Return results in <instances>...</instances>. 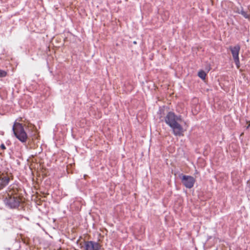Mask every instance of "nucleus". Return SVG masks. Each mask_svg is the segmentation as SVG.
Instances as JSON below:
<instances>
[{"instance_id": "obj_1", "label": "nucleus", "mask_w": 250, "mask_h": 250, "mask_svg": "<svg viewBox=\"0 0 250 250\" xmlns=\"http://www.w3.org/2000/svg\"><path fill=\"white\" fill-rule=\"evenodd\" d=\"M166 123L172 129L173 133L175 136H183L184 132L187 131L188 125L185 122L187 126L183 127L180 122L182 119L181 116H177L172 112H169L165 118Z\"/></svg>"}, {"instance_id": "obj_8", "label": "nucleus", "mask_w": 250, "mask_h": 250, "mask_svg": "<svg viewBox=\"0 0 250 250\" xmlns=\"http://www.w3.org/2000/svg\"><path fill=\"white\" fill-rule=\"evenodd\" d=\"M237 13L241 14L245 18L248 19L250 21V13H248L245 11L242 8L241 10H238Z\"/></svg>"}, {"instance_id": "obj_13", "label": "nucleus", "mask_w": 250, "mask_h": 250, "mask_svg": "<svg viewBox=\"0 0 250 250\" xmlns=\"http://www.w3.org/2000/svg\"><path fill=\"white\" fill-rule=\"evenodd\" d=\"M249 11L250 12V6L249 7Z\"/></svg>"}, {"instance_id": "obj_5", "label": "nucleus", "mask_w": 250, "mask_h": 250, "mask_svg": "<svg viewBox=\"0 0 250 250\" xmlns=\"http://www.w3.org/2000/svg\"><path fill=\"white\" fill-rule=\"evenodd\" d=\"M181 181L183 184L188 188H192L195 182V180L193 177L185 175H182Z\"/></svg>"}, {"instance_id": "obj_6", "label": "nucleus", "mask_w": 250, "mask_h": 250, "mask_svg": "<svg viewBox=\"0 0 250 250\" xmlns=\"http://www.w3.org/2000/svg\"><path fill=\"white\" fill-rule=\"evenodd\" d=\"M101 248V245L98 242L92 241L84 242V250H99Z\"/></svg>"}, {"instance_id": "obj_2", "label": "nucleus", "mask_w": 250, "mask_h": 250, "mask_svg": "<svg viewBox=\"0 0 250 250\" xmlns=\"http://www.w3.org/2000/svg\"><path fill=\"white\" fill-rule=\"evenodd\" d=\"M22 199L19 195L17 189L10 188L7 193L5 202L11 208H15L19 206Z\"/></svg>"}, {"instance_id": "obj_11", "label": "nucleus", "mask_w": 250, "mask_h": 250, "mask_svg": "<svg viewBox=\"0 0 250 250\" xmlns=\"http://www.w3.org/2000/svg\"><path fill=\"white\" fill-rule=\"evenodd\" d=\"M0 148L2 149V150H4L6 149V147L5 146V145L3 144H2L0 146Z\"/></svg>"}, {"instance_id": "obj_9", "label": "nucleus", "mask_w": 250, "mask_h": 250, "mask_svg": "<svg viewBox=\"0 0 250 250\" xmlns=\"http://www.w3.org/2000/svg\"><path fill=\"white\" fill-rule=\"evenodd\" d=\"M206 73L203 70H200L198 74V76L203 80L206 79Z\"/></svg>"}, {"instance_id": "obj_10", "label": "nucleus", "mask_w": 250, "mask_h": 250, "mask_svg": "<svg viewBox=\"0 0 250 250\" xmlns=\"http://www.w3.org/2000/svg\"><path fill=\"white\" fill-rule=\"evenodd\" d=\"M7 75V71L0 69V78L5 77Z\"/></svg>"}, {"instance_id": "obj_14", "label": "nucleus", "mask_w": 250, "mask_h": 250, "mask_svg": "<svg viewBox=\"0 0 250 250\" xmlns=\"http://www.w3.org/2000/svg\"><path fill=\"white\" fill-rule=\"evenodd\" d=\"M134 43L136 44V42H134Z\"/></svg>"}, {"instance_id": "obj_12", "label": "nucleus", "mask_w": 250, "mask_h": 250, "mask_svg": "<svg viewBox=\"0 0 250 250\" xmlns=\"http://www.w3.org/2000/svg\"><path fill=\"white\" fill-rule=\"evenodd\" d=\"M247 124H248V126L247 127V128H249V127H250V121H247Z\"/></svg>"}, {"instance_id": "obj_4", "label": "nucleus", "mask_w": 250, "mask_h": 250, "mask_svg": "<svg viewBox=\"0 0 250 250\" xmlns=\"http://www.w3.org/2000/svg\"><path fill=\"white\" fill-rule=\"evenodd\" d=\"M229 49L232 53L235 64L237 68H239L240 67L239 53L240 50V46L239 45H237L234 47L230 46Z\"/></svg>"}, {"instance_id": "obj_7", "label": "nucleus", "mask_w": 250, "mask_h": 250, "mask_svg": "<svg viewBox=\"0 0 250 250\" xmlns=\"http://www.w3.org/2000/svg\"><path fill=\"white\" fill-rule=\"evenodd\" d=\"M9 180V177L6 174L3 173L0 174V189L7 185Z\"/></svg>"}, {"instance_id": "obj_3", "label": "nucleus", "mask_w": 250, "mask_h": 250, "mask_svg": "<svg viewBox=\"0 0 250 250\" xmlns=\"http://www.w3.org/2000/svg\"><path fill=\"white\" fill-rule=\"evenodd\" d=\"M14 134L16 138L22 143H26L28 136L21 124L15 122L12 127Z\"/></svg>"}]
</instances>
